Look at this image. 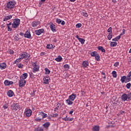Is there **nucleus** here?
Listing matches in <instances>:
<instances>
[{"label":"nucleus","mask_w":131,"mask_h":131,"mask_svg":"<svg viewBox=\"0 0 131 131\" xmlns=\"http://www.w3.org/2000/svg\"><path fill=\"white\" fill-rule=\"evenodd\" d=\"M20 25V19L18 18H14L13 19L12 26L13 28H18Z\"/></svg>","instance_id":"nucleus-1"},{"label":"nucleus","mask_w":131,"mask_h":131,"mask_svg":"<svg viewBox=\"0 0 131 131\" xmlns=\"http://www.w3.org/2000/svg\"><path fill=\"white\" fill-rule=\"evenodd\" d=\"M16 5V2L15 1H12L7 3V8L8 9H13Z\"/></svg>","instance_id":"nucleus-2"},{"label":"nucleus","mask_w":131,"mask_h":131,"mask_svg":"<svg viewBox=\"0 0 131 131\" xmlns=\"http://www.w3.org/2000/svg\"><path fill=\"white\" fill-rule=\"evenodd\" d=\"M19 57H20L21 60H23V59H28L30 57V54L27 52H24Z\"/></svg>","instance_id":"nucleus-3"},{"label":"nucleus","mask_w":131,"mask_h":131,"mask_svg":"<svg viewBox=\"0 0 131 131\" xmlns=\"http://www.w3.org/2000/svg\"><path fill=\"white\" fill-rule=\"evenodd\" d=\"M11 107L13 110H14V111H17L18 109H19L20 105H19V103H14L11 105Z\"/></svg>","instance_id":"nucleus-4"},{"label":"nucleus","mask_w":131,"mask_h":131,"mask_svg":"<svg viewBox=\"0 0 131 131\" xmlns=\"http://www.w3.org/2000/svg\"><path fill=\"white\" fill-rule=\"evenodd\" d=\"M32 66L34 67V68L33 69V72H34V73L39 71V66L36 65V63L35 62L33 63Z\"/></svg>","instance_id":"nucleus-5"},{"label":"nucleus","mask_w":131,"mask_h":131,"mask_svg":"<svg viewBox=\"0 0 131 131\" xmlns=\"http://www.w3.org/2000/svg\"><path fill=\"white\" fill-rule=\"evenodd\" d=\"M26 84V80L23 79H20L18 82L19 88H23V86H24V85H25Z\"/></svg>","instance_id":"nucleus-6"},{"label":"nucleus","mask_w":131,"mask_h":131,"mask_svg":"<svg viewBox=\"0 0 131 131\" xmlns=\"http://www.w3.org/2000/svg\"><path fill=\"white\" fill-rule=\"evenodd\" d=\"M25 114L26 116L29 117L31 116V115L32 114V111H31L30 109L26 110L25 112Z\"/></svg>","instance_id":"nucleus-7"},{"label":"nucleus","mask_w":131,"mask_h":131,"mask_svg":"<svg viewBox=\"0 0 131 131\" xmlns=\"http://www.w3.org/2000/svg\"><path fill=\"white\" fill-rule=\"evenodd\" d=\"M50 79V77H47V76H45L44 77L43 79V83L45 84H49Z\"/></svg>","instance_id":"nucleus-8"},{"label":"nucleus","mask_w":131,"mask_h":131,"mask_svg":"<svg viewBox=\"0 0 131 131\" xmlns=\"http://www.w3.org/2000/svg\"><path fill=\"white\" fill-rule=\"evenodd\" d=\"M77 95L76 94L73 93L72 95H70L69 96V100H71V101H74L75 99H76Z\"/></svg>","instance_id":"nucleus-9"},{"label":"nucleus","mask_w":131,"mask_h":131,"mask_svg":"<svg viewBox=\"0 0 131 131\" xmlns=\"http://www.w3.org/2000/svg\"><path fill=\"white\" fill-rule=\"evenodd\" d=\"M43 31H45V30H43V29H41L36 30L35 33L36 35H40L41 34L43 33Z\"/></svg>","instance_id":"nucleus-10"},{"label":"nucleus","mask_w":131,"mask_h":131,"mask_svg":"<svg viewBox=\"0 0 131 131\" xmlns=\"http://www.w3.org/2000/svg\"><path fill=\"white\" fill-rule=\"evenodd\" d=\"M121 100L122 101H124L125 102V101H127L128 98H127V94L124 93L121 96Z\"/></svg>","instance_id":"nucleus-11"},{"label":"nucleus","mask_w":131,"mask_h":131,"mask_svg":"<svg viewBox=\"0 0 131 131\" xmlns=\"http://www.w3.org/2000/svg\"><path fill=\"white\" fill-rule=\"evenodd\" d=\"M39 25V21H34L32 23V26L34 28H36Z\"/></svg>","instance_id":"nucleus-12"},{"label":"nucleus","mask_w":131,"mask_h":131,"mask_svg":"<svg viewBox=\"0 0 131 131\" xmlns=\"http://www.w3.org/2000/svg\"><path fill=\"white\" fill-rule=\"evenodd\" d=\"M12 17H13V16H12L11 15L5 16L3 18V21H8L9 20H11V19H12Z\"/></svg>","instance_id":"nucleus-13"},{"label":"nucleus","mask_w":131,"mask_h":131,"mask_svg":"<svg viewBox=\"0 0 131 131\" xmlns=\"http://www.w3.org/2000/svg\"><path fill=\"white\" fill-rule=\"evenodd\" d=\"M25 37L27 38H31V34L29 31H27L26 33L24 34Z\"/></svg>","instance_id":"nucleus-14"},{"label":"nucleus","mask_w":131,"mask_h":131,"mask_svg":"<svg viewBox=\"0 0 131 131\" xmlns=\"http://www.w3.org/2000/svg\"><path fill=\"white\" fill-rule=\"evenodd\" d=\"M56 23L58 24H61L62 25H65V21L60 19V18H56Z\"/></svg>","instance_id":"nucleus-15"},{"label":"nucleus","mask_w":131,"mask_h":131,"mask_svg":"<svg viewBox=\"0 0 131 131\" xmlns=\"http://www.w3.org/2000/svg\"><path fill=\"white\" fill-rule=\"evenodd\" d=\"M27 77H28V74L27 73H24L19 77V78L20 79L25 80Z\"/></svg>","instance_id":"nucleus-16"},{"label":"nucleus","mask_w":131,"mask_h":131,"mask_svg":"<svg viewBox=\"0 0 131 131\" xmlns=\"http://www.w3.org/2000/svg\"><path fill=\"white\" fill-rule=\"evenodd\" d=\"M50 29L53 32H56V26H55V25H54V24L52 23L50 25Z\"/></svg>","instance_id":"nucleus-17"},{"label":"nucleus","mask_w":131,"mask_h":131,"mask_svg":"<svg viewBox=\"0 0 131 131\" xmlns=\"http://www.w3.org/2000/svg\"><path fill=\"white\" fill-rule=\"evenodd\" d=\"M82 65L83 68H86V67H88V66H89V61H86V60L83 61Z\"/></svg>","instance_id":"nucleus-18"},{"label":"nucleus","mask_w":131,"mask_h":131,"mask_svg":"<svg viewBox=\"0 0 131 131\" xmlns=\"http://www.w3.org/2000/svg\"><path fill=\"white\" fill-rule=\"evenodd\" d=\"M7 94L8 97H13L14 96V92L12 90H9Z\"/></svg>","instance_id":"nucleus-19"},{"label":"nucleus","mask_w":131,"mask_h":131,"mask_svg":"<svg viewBox=\"0 0 131 131\" xmlns=\"http://www.w3.org/2000/svg\"><path fill=\"white\" fill-rule=\"evenodd\" d=\"M97 49L99 51H101L102 52V53H105L106 52V50L102 46H98L97 47Z\"/></svg>","instance_id":"nucleus-20"},{"label":"nucleus","mask_w":131,"mask_h":131,"mask_svg":"<svg viewBox=\"0 0 131 131\" xmlns=\"http://www.w3.org/2000/svg\"><path fill=\"white\" fill-rule=\"evenodd\" d=\"M0 68L2 70L7 68V64L5 63H2L0 64Z\"/></svg>","instance_id":"nucleus-21"},{"label":"nucleus","mask_w":131,"mask_h":131,"mask_svg":"<svg viewBox=\"0 0 131 131\" xmlns=\"http://www.w3.org/2000/svg\"><path fill=\"white\" fill-rule=\"evenodd\" d=\"M121 35H122V34H120V35L116 37L115 38L113 39L112 40L113 41H118L120 38L121 37Z\"/></svg>","instance_id":"nucleus-22"},{"label":"nucleus","mask_w":131,"mask_h":131,"mask_svg":"<svg viewBox=\"0 0 131 131\" xmlns=\"http://www.w3.org/2000/svg\"><path fill=\"white\" fill-rule=\"evenodd\" d=\"M66 103L68 104V105H72V104H73V102H72V100H71V99H69V98L67 99L66 100Z\"/></svg>","instance_id":"nucleus-23"},{"label":"nucleus","mask_w":131,"mask_h":131,"mask_svg":"<svg viewBox=\"0 0 131 131\" xmlns=\"http://www.w3.org/2000/svg\"><path fill=\"white\" fill-rule=\"evenodd\" d=\"M61 107H62V104H61V103L58 102L57 104H56V109L59 110V109H61Z\"/></svg>","instance_id":"nucleus-24"},{"label":"nucleus","mask_w":131,"mask_h":131,"mask_svg":"<svg viewBox=\"0 0 131 131\" xmlns=\"http://www.w3.org/2000/svg\"><path fill=\"white\" fill-rule=\"evenodd\" d=\"M93 131H99L100 130V126L95 125L93 127Z\"/></svg>","instance_id":"nucleus-25"},{"label":"nucleus","mask_w":131,"mask_h":131,"mask_svg":"<svg viewBox=\"0 0 131 131\" xmlns=\"http://www.w3.org/2000/svg\"><path fill=\"white\" fill-rule=\"evenodd\" d=\"M62 59V57L60 55H59L57 58H55V61H57V62H61Z\"/></svg>","instance_id":"nucleus-26"},{"label":"nucleus","mask_w":131,"mask_h":131,"mask_svg":"<svg viewBox=\"0 0 131 131\" xmlns=\"http://www.w3.org/2000/svg\"><path fill=\"white\" fill-rule=\"evenodd\" d=\"M40 115H41L42 118H46V117H48V114H45V113H43V112H41L40 113Z\"/></svg>","instance_id":"nucleus-27"},{"label":"nucleus","mask_w":131,"mask_h":131,"mask_svg":"<svg viewBox=\"0 0 131 131\" xmlns=\"http://www.w3.org/2000/svg\"><path fill=\"white\" fill-rule=\"evenodd\" d=\"M50 122H47L43 124V126H44V127H45V128H48V127L50 126Z\"/></svg>","instance_id":"nucleus-28"},{"label":"nucleus","mask_w":131,"mask_h":131,"mask_svg":"<svg viewBox=\"0 0 131 131\" xmlns=\"http://www.w3.org/2000/svg\"><path fill=\"white\" fill-rule=\"evenodd\" d=\"M125 79H126V76H123L121 77V81L122 83L125 82Z\"/></svg>","instance_id":"nucleus-29"},{"label":"nucleus","mask_w":131,"mask_h":131,"mask_svg":"<svg viewBox=\"0 0 131 131\" xmlns=\"http://www.w3.org/2000/svg\"><path fill=\"white\" fill-rule=\"evenodd\" d=\"M45 74L48 75L51 73V71H50L49 69H48L47 68H45Z\"/></svg>","instance_id":"nucleus-30"},{"label":"nucleus","mask_w":131,"mask_h":131,"mask_svg":"<svg viewBox=\"0 0 131 131\" xmlns=\"http://www.w3.org/2000/svg\"><path fill=\"white\" fill-rule=\"evenodd\" d=\"M117 46V42L116 41H113L111 42V47H116Z\"/></svg>","instance_id":"nucleus-31"},{"label":"nucleus","mask_w":131,"mask_h":131,"mask_svg":"<svg viewBox=\"0 0 131 131\" xmlns=\"http://www.w3.org/2000/svg\"><path fill=\"white\" fill-rule=\"evenodd\" d=\"M79 41L81 42V45H84V42L85 41V40L82 38H80L79 39Z\"/></svg>","instance_id":"nucleus-32"},{"label":"nucleus","mask_w":131,"mask_h":131,"mask_svg":"<svg viewBox=\"0 0 131 131\" xmlns=\"http://www.w3.org/2000/svg\"><path fill=\"white\" fill-rule=\"evenodd\" d=\"M21 57L19 56V58L17 59L15 61H14L13 64H16V63H19L21 61Z\"/></svg>","instance_id":"nucleus-33"},{"label":"nucleus","mask_w":131,"mask_h":131,"mask_svg":"<svg viewBox=\"0 0 131 131\" xmlns=\"http://www.w3.org/2000/svg\"><path fill=\"white\" fill-rule=\"evenodd\" d=\"M98 54V53L97 52V51H94L91 53V55L92 57H95Z\"/></svg>","instance_id":"nucleus-34"},{"label":"nucleus","mask_w":131,"mask_h":131,"mask_svg":"<svg viewBox=\"0 0 131 131\" xmlns=\"http://www.w3.org/2000/svg\"><path fill=\"white\" fill-rule=\"evenodd\" d=\"M112 75L113 77H114L115 78H116V77H117V74L116 73V71H114L112 72Z\"/></svg>","instance_id":"nucleus-35"},{"label":"nucleus","mask_w":131,"mask_h":131,"mask_svg":"<svg viewBox=\"0 0 131 131\" xmlns=\"http://www.w3.org/2000/svg\"><path fill=\"white\" fill-rule=\"evenodd\" d=\"M16 66L18 67V68H20V69H22L24 65H23L22 63H19V64H17Z\"/></svg>","instance_id":"nucleus-36"},{"label":"nucleus","mask_w":131,"mask_h":131,"mask_svg":"<svg viewBox=\"0 0 131 131\" xmlns=\"http://www.w3.org/2000/svg\"><path fill=\"white\" fill-rule=\"evenodd\" d=\"M130 80H131V78L126 76V79H125V83H126L127 82H129V81H130Z\"/></svg>","instance_id":"nucleus-37"},{"label":"nucleus","mask_w":131,"mask_h":131,"mask_svg":"<svg viewBox=\"0 0 131 131\" xmlns=\"http://www.w3.org/2000/svg\"><path fill=\"white\" fill-rule=\"evenodd\" d=\"M34 131H43V128L39 127L35 128Z\"/></svg>","instance_id":"nucleus-38"},{"label":"nucleus","mask_w":131,"mask_h":131,"mask_svg":"<svg viewBox=\"0 0 131 131\" xmlns=\"http://www.w3.org/2000/svg\"><path fill=\"white\" fill-rule=\"evenodd\" d=\"M95 59L96 61H100V55H99V53L95 56Z\"/></svg>","instance_id":"nucleus-39"},{"label":"nucleus","mask_w":131,"mask_h":131,"mask_svg":"<svg viewBox=\"0 0 131 131\" xmlns=\"http://www.w3.org/2000/svg\"><path fill=\"white\" fill-rule=\"evenodd\" d=\"M46 48L47 49H54L53 45H47Z\"/></svg>","instance_id":"nucleus-40"},{"label":"nucleus","mask_w":131,"mask_h":131,"mask_svg":"<svg viewBox=\"0 0 131 131\" xmlns=\"http://www.w3.org/2000/svg\"><path fill=\"white\" fill-rule=\"evenodd\" d=\"M63 68L65 69H69V68H70V66L67 64H66L63 66Z\"/></svg>","instance_id":"nucleus-41"},{"label":"nucleus","mask_w":131,"mask_h":131,"mask_svg":"<svg viewBox=\"0 0 131 131\" xmlns=\"http://www.w3.org/2000/svg\"><path fill=\"white\" fill-rule=\"evenodd\" d=\"M128 100H131V92L127 94Z\"/></svg>","instance_id":"nucleus-42"},{"label":"nucleus","mask_w":131,"mask_h":131,"mask_svg":"<svg viewBox=\"0 0 131 131\" xmlns=\"http://www.w3.org/2000/svg\"><path fill=\"white\" fill-rule=\"evenodd\" d=\"M4 84L5 85H9V81L8 80H6L4 82Z\"/></svg>","instance_id":"nucleus-43"},{"label":"nucleus","mask_w":131,"mask_h":131,"mask_svg":"<svg viewBox=\"0 0 131 131\" xmlns=\"http://www.w3.org/2000/svg\"><path fill=\"white\" fill-rule=\"evenodd\" d=\"M35 92H36V91L33 90V92L31 93V96H32V97H34V96H35Z\"/></svg>","instance_id":"nucleus-44"},{"label":"nucleus","mask_w":131,"mask_h":131,"mask_svg":"<svg viewBox=\"0 0 131 131\" xmlns=\"http://www.w3.org/2000/svg\"><path fill=\"white\" fill-rule=\"evenodd\" d=\"M112 35H111L110 33L107 35V38L108 40H111V38H112Z\"/></svg>","instance_id":"nucleus-45"},{"label":"nucleus","mask_w":131,"mask_h":131,"mask_svg":"<svg viewBox=\"0 0 131 131\" xmlns=\"http://www.w3.org/2000/svg\"><path fill=\"white\" fill-rule=\"evenodd\" d=\"M81 24L80 23H79V24H77L76 25V28H80V27H81Z\"/></svg>","instance_id":"nucleus-46"},{"label":"nucleus","mask_w":131,"mask_h":131,"mask_svg":"<svg viewBox=\"0 0 131 131\" xmlns=\"http://www.w3.org/2000/svg\"><path fill=\"white\" fill-rule=\"evenodd\" d=\"M81 15H82V16H83L84 17H88L89 15H88L87 13L85 12H82L81 13Z\"/></svg>","instance_id":"nucleus-47"},{"label":"nucleus","mask_w":131,"mask_h":131,"mask_svg":"<svg viewBox=\"0 0 131 131\" xmlns=\"http://www.w3.org/2000/svg\"><path fill=\"white\" fill-rule=\"evenodd\" d=\"M114 66H115V67H118V66H119V62L117 61L115 62Z\"/></svg>","instance_id":"nucleus-48"},{"label":"nucleus","mask_w":131,"mask_h":131,"mask_svg":"<svg viewBox=\"0 0 131 131\" xmlns=\"http://www.w3.org/2000/svg\"><path fill=\"white\" fill-rule=\"evenodd\" d=\"M62 120H64L65 121H68V120H69V118L67 117V116H66V117L62 118Z\"/></svg>","instance_id":"nucleus-49"},{"label":"nucleus","mask_w":131,"mask_h":131,"mask_svg":"<svg viewBox=\"0 0 131 131\" xmlns=\"http://www.w3.org/2000/svg\"><path fill=\"white\" fill-rule=\"evenodd\" d=\"M130 86H131V84L130 83H128L126 85V87L127 88V89H130Z\"/></svg>","instance_id":"nucleus-50"},{"label":"nucleus","mask_w":131,"mask_h":131,"mask_svg":"<svg viewBox=\"0 0 131 131\" xmlns=\"http://www.w3.org/2000/svg\"><path fill=\"white\" fill-rule=\"evenodd\" d=\"M14 39L16 41H19L20 39L19 38V37H18V36H15L14 37Z\"/></svg>","instance_id":"nucleus-51"},{"label":"nucleus","mask_w":131,"mask_h":131,"mask_svg":"<svg viewBox=\"0 0 131 131\" xmlns=\"http://www.w3.org/2000/svg\"><path fill=\"white\" fill-rule=\"evenodd\" d=\"M107 32H111L112 33V27H111L107 29Z\"/></svg>","instance_id":"nucleus-52"},{"label":"nucleus","mask_w":131,"mask_h":131,"mask_svg":"<svg viewBox=\"0 0 131 131\" xmlns=\"http://www.w3.org/2000/svg\"><path fill=\"white\" fill-rule=\"evenodd\" d=\"M8 53H9V54H14V51H13V50H9L8 51Z\"/></svg>","instance_id":"nucleus-53"},{"label":"nucleus","mask_w":131,"mask_h":131,"mask_svg":"<svg viewBox=\"0 0 131 131\" xmlns=\"http://www.w3.org/2000/svg\"><path fill=\"white\" fill-rule=\"evenodd\" d=\"M7 28H8V31H12V29L11 28V27L8 26V27H7Z\"/></svg>","instance_id":"nucleus-54"},{"label":"nucleus","mask_w":131,"mask_h":131,"mask_svg":"<svg viewBox=\"0 0 131 131\" xmlns=\"http://www.w3.org/2000/svg\"><path fill=\"white\" fill-rule=\"evenodd\" d=\"M40 120H41V118L39 117L35 119L36 121H40Z\"/></svg>","instance_id":"nucleus-55"},{"label":"nucleus","mask_w":131,"mask_h":131,"mask_svg":"<svg viewBox=\"0 0 131 131\" xmlns=\"http://www.w3.org/2000/svg\"><path fill=\"white\" fill-rule=\"evenodd\" d=\"M125 34V29H123L122 30V33H121V34L123 35V34Z\"/></svg>","instance_id":"nucleus-56"},{"label":"nucleus","mask_w":131,"mask_h":131,"mask_svg":"<svg viewBox=\"0 0 131 131\" xmlns=\"http://www.w3.org/2000/svg\"><path fill=\"white\" fill-rule=\"evenodd\" d=\"M58 116V114H54L52 116L53 117H57V116Z\"/></svg>","instance_id":"nucleus-57"},{"label":"nucleus","mask_w":131,"mask_h":131,"mask_svg":"<svg viewBox=\"0 0 131 131\" xmlns=\"http://www.w3.org/2000/svg\"><path fill=\"white\" fill-rule=\"evenodd\" d=\"M74 112V110H72L71 111H70L69 114H72Z\"/></svg>","instance_id":"nucleus-58"},{"label":"nucleus","mask_w":131,"mask_h":131,"mask_svg":"<svg viewBox=\"0 0 131 131\" xmlns=\"http://www.w3.org/2000/svg\"><path fill=\"white\" fill-rule=\"evenodd\" d=\"M42 4H43L42 2H40L39 3V5H38V7H41V5H42Z\"/></svg>","instance_id":"nucleus-59"},{"label":"nucleus","mask_w":131,"mask_h":131,"mask_svg":"<svg viewBox=\"0 0 131 131\" xmlns=\"http://www.w3.org/2000/svg\"><path fill=\"white\" fill-rule=\"evenodd\" d=\"M73 119H74V118H69V120H68V121H72V120H73Z\"/></svg>","instance_id":"nucleus-60"},{"label":"nucleus","mask_w":131,"mask_h":131,"mask_svg":"<svg viewBox=\"0 0 131 131\" xmlns=\"http://www.w3.org/2000/svg\"><path fill=\"white\" fill-rule=\"evenodd\" d=\"M12 23H10L9 24H7V26L9 27V26H11V25H12Z\"/></svg>","instance_id":"nucleus-61"},{"label":"nucleus","mask_w":131,"mask_h":131,"mask_svg":"<svg viewBox=\"0 0 131 131\" xmlns=\"http://www.w3.org/2000/svg\"><path fill=\"white\" fill-rule=\"evenodd\" d=\"M14 83V82L12 81H9V85H11V84H13Z\"/></svg>","instance_id":"nucleus-62"},{"label":"nucleus","mask_w":131,"mask_h":131,"mask_svg":"<svg viewBox=\"0 0 131 131\" xmlns=\"http://www.w3.org/2000/svg\"><path fill=\"white\" fill-rule=\"evenodd\" d=\"M24 34H24L21 32L19 33V35H21V36H23V35H24Z\"/></svg>","instance_id":"nucleus-63"},{"label":"nucleus","mask_w":131,"mask_h":131,"mask_svg":"<svg viewBox=\"0 0 131 131\" xmlns=\"http://www.w3.org/2000/svg\"><path fill=\"white\" fill-rule=\"evenodd\" d=\"M43 55H45V52H41L40 53V56H43Z\"/></svg>","instance_id":"nucleus-64"}]
</instances>
